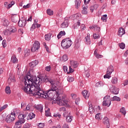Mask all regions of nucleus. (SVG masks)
<instances>
[{"label":"nucleus","instance_id":"1","mask_svg":"<svg viewBox=\"0 0 128 128\" xmlns=\"http://www.w3.org/2000/svg\"><path fill=\"white\" fill-rule=\"evenodd\" d=\"M24 84L25 86L22 90L25 92L32 94L34 96H39L44 98H52V92L58 89L57 82L42 75L38 78L26 76Z\"/></svg>","mask_w":128,"mask_h":128},{"label":"nucleus","instance_id":"2","mask_svg":"<svg viewBox=\"0 0 128 128\" xmlns=\"http://www.w3.org/2000/svg\"><path fill=\"white\" fill-rule=\"evenodd\" d=\"M56 93V94L54 96V92H52V98H52L55 104H58L60 106H68V101L66 100V99L64 98V96L62 94H60L59 91H55Z\"/></svg>","mask_w":128,"mask_h":128},{"label":"nucleus","instance_id":"3","mask_svg":"<svg viewBox=\"0 0 128 128\" xmlns=\"http://www.w3.org/2000/svg\"><path fill=\"white\" fill-rule=\"evenodd\" d=\"M72 44V42L70 38L64 39L61 42V46L64 50H66L67 48H70Z\"/></svg>","mask_w":128,"mask_h":128},{"label":"nucleus","instance_id":"4","mask_svg":"<svg viewBox=\"0 0 128 128\" xmlns=\"http://www.w3.org/2000/svg\"><path fill=\"white\" fill-rule=\"evenodd\" d=\"M14 120H16V112L13 111L10 114L6 116L5 120L6 122H8V124H10L12 122H14Z\"/></svg>","mask_w":128,"mask_h":128},{"label":"nucleus","instance_id":"5","mask_svg":"<svg viewBox=\"0 0 128 128\" xmlns=\"http://www.w3.org/2000/svg\"><path fill=\"white\" fill-rule=\"evenodd\" d=\"M112 104V100L110 99V96H106L104 98V102H102V106H110Z\"/></svg>","mask_w":128,"mask_h":128},{"label":"nucleus","instance_id":"6","mask_svg":"<svg viewBox=\"0 0 128 128\" xmlns=\"http://www.w3.org/2000/svg\"><path fill=\"white\" fill-rule=\"evenodd\" d=\"M40 44L38 41H35L33 44L32 47L31 48V50L32 52H38L40 48Z\"/></svg>","mask_w":128,"mask_h":128},{"label":"nucleus","instance_id":"7","mask_svg":"<svg viewBox=\"0 0 128 128\" xmlns=\"http://www.w3.org/2000/svg\"><path fill=\"white\" fill-rule=\"evenodd\" d=\"M26 20L24 18H22V20H20L18 22V26L20 28H24L26 26Z\"/></svg>","mask_w":128,"mask_h":128},{"label":"nucleus","instance_id":"8","mask_svg":"<svg viewBox=\"0 0 128 128\" xmlns=\"http://www.w3.org/2000/svg\"><path fill=\"white\" fill-rule=\"evenodd\" d=\"M22 124H24V120L18 119V121L16 122L14 128H20Z\"/></svg>","mask_w":128,"mask_h":128},{"label":"nucleus","instance_id":"9","mask_svg":"<svg viewBox=\"0 0 128 128\" xmlns=\"http://www.w3.org/2000/svg\"><path fill=\"white\" fill-rule=\"evenodd\" d=\"M110 92H112V94H118V89L114 86H112L110 88Z\"/></svg>","mask_w":128,"mask_h":128},{"label":"nucleus","instance_id":"10","mask_svg":"<svg viewBox=\"0 0 128 128\" xmlns=\"http://www.w3.org/2000/svg\"><path fill=\"white\" fill-rule=\"evenodd\" d=\"M26 116H28V112H26L24 114H20L18 116V118L21 120H24V122H26L24 118H26Z\"/></svg>","mask_w":128,"mask_h":128},{"label":"nucleus","instance_id":"11","mask_svg":"<svg viewBox=\"0 0 128 128\" xmlns=\"http://www.w3.org/2000/svg\"><path fill=\"white\" fill-rule=\"evenodd\" d=\"M70 64L74 68H78V63L74 60H70Z\"/></svg>","mask_w":128,"mask_h":128},{"label":"nucleus","instance_id":"12","mask_svg":"<svg viewBox=\"0 0 128 128\" xmlns=\"http://www.w3.org/2000/svg\"><path fill=\"white\" fill-rule=\"evenodd\" d=\"M37 64H38V60H35L34 61H32V62L29 64V66L32 68H34V66H37Z\"/></svg>","mask_w":128,"mask_h":128},{"label":"nucleus","instance_id":"13","mask_svg":"<svg viewBox=\"0 0 128 128\" xmlns=\"http://www.w3.org/2000/svg\"><path fill=\"white\" fill-rule=\"evenodd\" d=\"M66 112H64V116L66 118V120L67 122H70L72 120V116H66Z\"/></svg>","mask_w":128,"mask_h":128},{"label":"nucleus","instance_id":"14","mask_svg":"<svg viewBox=\"0 0 128 128\" xmlns=\"http://www.w3.org/2000/svg\"><path fill=\"white\" fill-rule=\"evenodd\" d=\"M102 122L104 124H105L106 126H110V119L108 117H105L102 120Z\"/></svg>","mask_w":128,"mask_h":128},{"label":"nucleus","instance_id":"15","mask_svg":"<svg viewBox=\"0 0 128 128\" xmlns=\"http://www.w3.org/2000/svg\"><path fill=\"white\" fill-rule=\"evenodd\" d=\"M68 26V20H65L61 24L62 28H66Z\"/></svg>","mask_w":128,"mask_h":128},{"label":"nucleus","instance_id":"16","mask_svg":"<svg viewBox=\"0 0 128 128\" xmlns=\"http://www.w3.org/2000/svg\"><path fill=\"white\" fill-rule=\"evenodd\" d=\"M82 94L86 100H88V98H90V93H88L86 90H84L82 92Z\"/></svg>","mask_w":128,"mask_h":128},{"label":"nucleus","instance_id":"17","mask_svg":"<svg viewBox=\"0 0 128 128\" xmlns=\"http://www.w3.org/2000/svg\"><path fill=\"white\" fill-rule=\"evenodd\" d=\"M114 72V66H110L107 68L106 72L107 73L112 74Z\"/></svg>","mask_w":128,"mask_h":128},{"label":"nucleus","instance_id":"18","mask_svg":"<svg viewBox=\"0 0 128 128\" xmlns=\"http://www.w3.org/2000/svg\"><path fill=\"white\" fill-rule=\"evenodd\" d=\"M35 108L37 110H39L40 112H42V110L44 108V106L42 104H37L35 106Z\"/></svg>","mask_w":128,"mask_h":128},{"label":"nucleus","instance_id":"19","mask_svg":"<svg viewBox=\"0 0 128 128\" xmlns=\"http://www.w3.org/2000/svg\"><path fill=\"white\" fill-rule=\"evenodd\" d=\"M126 32L124 31V28H120L118 30V36H124V34H125Z\"/></svg>","mask_w":128,"mask_h":128},{"label":"nucleus","instance_id":"20","mask_svg":"<svg viewBox=\"0 0 128 128\" xmlns=\"http://www.w3.org/2000/svg\"><path fill=\"white\" fill-rule=\"evenodd\" d=\"M88 104H89V112L90 114H93V112H94V108H92V103L90 102H88Z\"/></svg>","mask_w":128,"mask_h":128},{"label":"nucleus","instance_id":"21","mask_svg":"<svg viewBox=\"0 0 128 128\" xmlns=\"http://www.w3.org/2000/svg\"><path fill=\"white\" fill-rule=\"evenodd\" d=\"M36 117V114L30 112L28 114V115L27 116V120H32V118H34Z\"/></svg>","mask_w":128,"mask_h":128},{"label":"nucleus","instance_id":"22","mask_svg":"<svg viewBox=\"0 0 128 128\" xmlns=\"http://www.w3.org/2000/svg\"><path fill=\"white\" fill-rule=\"evenodd\" d=\"M90 34H87V36L85 38L86 42L87 44H90Z\"/></svg>","mask_w":128,"mask_h":128},{"label":"nucleus","instance_id":"23","mask_svg":"<svg viewBox=\"0 0 128 128\" xmlns=\"http://www.w3.org/2000/svg\"><path fill=\"white\" fill-rule=\"evenodd\" d=\"M80 14H75L73 16V20H78V22H80Z\"/></svg>","mask_w":128,"mask_h":128},{"label":"nucleus","instance_id":"24","mask_svg":"<svg viewBox=\"0 0 128 128\" xmlns=\"http://www.w3.org/2000/svg\"><path fill=\"white\" fill-rule=\"evenodd\" d=\"M11 62L13 64H18V58L16 56L14 55L12 56Z\"/></svg>","mask_w":128,"mask_h":128},{"label":"nucleus","instance_id":"25","mask_svg":"<svg viewBox=\"0 0 128 128\" xmlns=\"http://www.w3.org/2000/svg\"><path fill=\"white\" fill-rule=\"evenodd\" d=\"M66 36V32L64 31H60L58 34L57 37L58 39H60V38H62V36Z\"/></svg>","mask_w":128,"mask_h":128},{"label":"nucleus","instance_id":"26","mask_svg":"<svg viewBox=\"0 0 128 128\" xmlns=\"http://www.w3.org/2000/svg\"><path fill=\"white\" fill-rule=\"evenodd\" d=\"M10 22H8V20L6 18L3 19V26H8Z\"/></svg>","mask_w":128,"mask_h":128},{"label":"nucleus","instance_id":"27","mask_svg":"<svg viewBox=\"0 0 128 128\" xmlns=\"http://www.w3.org/2000/svg\"><path fill=\"white\" fill-rule=\"evenodd\" d=\"M82 14H88V6H84L83 7Z\"/></svg>","mask_w":128,"mask_h":128},{"label":"nucleus","instance_id":"28","mask_svg":"<svg viewBox=\"0 0 128 128\" xmlns=\"http://www.w3.org/2000/svg\"><path fill=\"white\" fill-rule=\"evenodd\" d=\"M80 46V42L77 40L75 42V48H79Z\"/></svg>","mask_w":128,"mask_h":128},{"label":"nucleus","instance_id":"29","mask_svg":"<svg viewBox=\"0 0 128 128\" xmlns=\"http://www.w3.org/2000/svg\"><path fill=\"white\" fill-rule=\"evenodd\" d=\"M5 92H6V94H10V92H11L10 87L7 86L6 88Z\"/></svg>","mask_w":128,"mask_h":128},{"label":"nucleus","instance_id":"30","mask_svg":"<svg viewBox=\"0 0 128 128\" xmlns=\"http://www.w3.org/2000/svg\"><path fill=\"white\" fill-rule=\"evenodd\" d=\"M111 100H116L117 102H120V98L117 96H114L113 98H110Z\"/></svg>","mask_w":128,"mask_h":128},{"label":"nucleus","instance_id":"31","mask_svg":"<svg viewBox=\"0 0 128 128\" xmlns=\"http://www.w3.org/2000/svg\"><path fill=\"white\" fill-rule=\"evenodd\" d=\"M96 88H100V86H104V83L102 82H98L96 84Z\"/></svg>","mask_w":128,"mask_h":128},{"label":"nucleus","instance_id":"32","mask_svg":"<svg viewBox=\"0 0 128 128\" xmlns=\"http://www.w3.org/2000/svg\"><path fill=\"white\" fill-rule=\"evenodd\" d=\"M80 6V0H76V8H78Z\"/></svg>","mask_w":128,"mask_h":128},{"label":"nucleus","instance_id":"33","mask_svg":"<svg viewBox=\"0 0 128 128\" xmlns=\"http://www.w3.org/2000/svg\"><path fill=\"white\" fill-rule=\"evenodd\" d=\"M120 112H121L122 114H124V116H126V108L124 107H122L120 109Z\"/></svg>","mask_w":128,"mask_h":128},{"label":"nucleus","instance_id":"34","mask_svg":"<svg viewBox=\"0 0 128 128\" xmlns=\"http://www.w3.org/2000/svg\"><path fill=\"white\" fill-rule=\"evenodd\" d=\"M95 118L98 120H102V117L101 114L98 113L97 114L96 116H95Z\"/></svg>","mask_w":128,"mask_h":128},{"label":"nucleus","instance_id":"35","mask_svg":"<svg viewBox=\"0 0 128 128\" xmlns=\"http://www.w3.org/2000/svg\"><path fill=\"white\" fill-rule=\"evenodd\" d=\"M52 36L51 34H48L45 36V40H50V37Z\"/></svg>","mask_w":128,"mask_h":128},{"label":"nucleus","instance_id":"36","mask_svg":"<svg viewBox=\"0 0 128 128\" xmlns=\"http://www.w3.org/2000/svg\"><path fill=\"white\" fill-rule=\"evenodd\" d=\"M62 9L59 10L57 12V14H56V16H62Z\"/></svg>","mask_w":128,"mask_h":128},{"label":"nucleus","instance_id":"37","mask_svg":"<svg viewBox=\"0 0 128 128\" xmlns=\"http://www.w3.org/2000/svg\"><path fill=\"white\" fill-rule=\"evenodd\" d=\"M80 22H77L75 23L74 25L73 28L74 30H76V28H78V26H80Z\"/></svg>","mask_w":128,"mask_h":128},{"label":"nucleus","instance_id":"38","mask_svg":"<svg viewBox=\"0 0 128 128\" xmlns=\"http://www.w3.org/2000/svg\"><path fill=\"white\" fill-rule=\"evenodd\" d=\"M104 78H112V74H110L109 73H108L106 72V74L104 76Z\"/></svg>","mask_w":128,"mask_h":128},{"label":"nucleus","instance_id":"39","mask_svg":"<svg viewBox=\"0 0 128 128\" xmlns=\"http://www.w3.org/2000/svg\"><path fill=\"white\" fill-rule=\"evenodd\" d=\"M8 30L10 32H16V28L14 27H10Z\"/></svg>","mask_w":128,"mask_h":128},{"label":"nucleus","instance_id":"40","mask_svg":"<svg viewBox=\"0 0 128 128\" xmlns=\"http://www.w3.org/2000/svg\"><path fill=\"white\" fill-rule=\"evenodd\" d=\"M46 12L49 16H52L54 14V11L50 10V9H48Z\"/></svg>","mask_w":128,"mask_h":128},{"label":"nucleus","instance_id":"41","mask_svg":"<svg viewBox=\"0 0 128 128\" xmlns=\"http://www.w3.org/2000/svg\"><path fill=\"white\" fill-rule=\"evenodd\" d=\"M94 38L95 40H98V38H100V33H96L94 34Z\"/></svg>","mask_w":128,"mask_h":128},{"label":"nucleus","instance_id":"42","mask_svg":"<svg viewBox=\"0 0 128 128\" xmlns=\"http://www.w3.org/2000/svg\"><path fill=\"white\" fill-rule=\"evenodd\" d=\"M118 46H119L120 48H122V50H124V48H126V44H124V42L119 44Z\"/></svg>","mask_w":128,"mask_h":128},{"label":"nucleus","instance_id":"43","mask_svg":"<svg viewBox=\"0 0 128 128\" xmlns=\"http://www.w3.org/2000/svg\"><path fill=\"white\" fill-rule=\"evenodd\" d=\"M68 58V55L64 54L62 57V62H66Z\"/></svg>","mask_w":128,"mask_h":128},{"label":"nucleus","instance_id":"44","mask_svg":"<svg viewBox=\"0 0 128 128\" xmlns=\"http://www.w3.org/2000/svg\"><path fill=\"white\" fill-rule=\"evenodd\" d=\"M112 82L114 84H116L118 82V78H113L112 80Z\"/></svg>","mask_w":128,"mask_h":128},{"label":"nucleus","instance_id":"45","mask_svg":"<svg viewBox=\"0 0 128 128\" xmlns=\"http://www.w3.org/2000/svg\"><path fill=\"white\" fill-rule=\"evenodd\" d=\"M8 105L7 104H6L4 106L0 108V112H2V110H6V108H8Z\"/></svg>","mask_w":128,"mask_h":128},{"label":"nucleus","instance_id":"46","mask_svg":"<svg viewBox=\"0 0 128 128\" xmlns=\"http://www.w3.org/2000/svg\"><path fill=\"white\" fill-rule=\"evenodd\" d=\"M67 80L69 82H72L74 80V78L72 77V76H68L67 78Z\"/></svg>","mask_w":128,"mask_h":128},{"label":"nucleus","instance_id":"47","mask_svg":"<svg viewBox=\"0 0 128 128\" xmlns=\"http://www.w3.org/2000/svg\"><path fill=\"white\" fill-rule=\"evenodd\" d=\"M50 109L48 108L47 110H46V116H50Z\"/></svg>","mask_w":128,"mask_h":128},{"label":"nucleus","instance_id":"48","mask_svg":"<svg viewBox=\"0 0 128 128\" xmlns=\"http://www.w3.org/2000/svg\"><path fill=\"white\" fill-rule=\"evenodd\" d=\"M94 32H96V34L100 33V28L97 25V28H94Z\"/></svg>","mask_w":128,"mask_h":128},{"label":"nucleus","instance_id":"49","mask_svg":"<svg viewBox=\"0 0 128 128\" xmlns=\"http://www.w3.org/2000/svg\"><path fill=\"white\" fill-rule=\"evenodd\" d=\"M2 44L3 48H6V40H3L2 42Z\"/></svg>","mask_w":128,"mask_h":128},{"label":"nucleus","instance_id":"50","mask_svg":"<svg viewBox=\"0 0 128 128\" xmlns=\"http://www.w3.org/2000/svg\"><path fill=\"white\" fill-rule=\"evenodd\" d=\"M12 20L13 22H18V18L16 17H12Z\"/></svg>","mask_w":128,"mask_h":128},{"label":"nucleus","instance_id":"51","mask_svg":"<svg viewBox=\"0 0 128 128\" xmlns=\"http://www.w3.org/2000/svg\"><path fill=\"white\" fill-rule=\"evenodd\" d=\"M74 70L72 68V66H69V72L67 73L70 74L72 72H74Z\"/></svg>","mask_w":128,"mask_h":128},{"label":"nucleus","instance_id":"52","mask_svg":"<svg viewBox=\"0 0 128 128\" xmlns=\"http://www.w3.org/2000/svg\"><path fill=\"white\" fill-rule=\"evenodd\" d=\"M30 6V4H28L26 5H24L23 6V8L26 10V8H29Z\"/></svg>","mask_w":128,"mask_h":128},{"label":"nucleus","instance_id":"53","mask_svg":"<svg viewBox=\"0 0 128 128\" xmlns=\"http://www.w3.org/2000/svg\"><path fill=\"white\" fill-rule=\"evenodd\" d=\"M30 128V124L28 123H26L24 126V128Z\"/></svg>","mask_w":128,"mask_h":128},{"label":"nucleus","instance_id":"54","mask_svg":"<svg viewBox=\"0 0 128 128\" xmlns=\"http://www.w3.org/2000/svg\"><path fill=\"white\" fill-rule=\"evenodd\" d=\"M54 116L55 118H57V116H58L59 118H60V116H62V115H60V114L58 113H56L54 114Z\"/></svg>","mask_w":128,"mask_h":128},{"label":"nucleus","instance_id":"55","mask_svg":"<svg viewBox=\"0 0 128 128\" xmlns=\"http://www.w3.org/2000/svg\"><path fill=\"white\" fill-rule=\"evenodd\" d=\"M45 70H46V72H50L51 70L50 66H46Z\"/></svg>","mask_w":128,"mask_h":128},{"label":"nucleus","instance_id":"56","mask_svg":"<svg viewBox=\"0 0 128 128\" xmlns=\"http://www.w3.org/2000/svg\"><path fill=\"white\" fill-rule=\"evenodd\" d=\"M104 56H102V55H100V54H98V55H96L95 56L96 58H102Z\"/></svg>","mask_w":128,"mask_h":128},{"label":"nucleus","instance_id":"57","mask_svg":"<svg viewBox=\"0 0 128 128\" xmlns=\"http://www.w3.org/2000/svg\"><path fill=\"white\" fill-rule=\"evenodd\" d=\"M80 98H76V100H75V104H80Z\"/></svg>","mask_w":128,"mask_h":128},{"label":"nucleus","instance_id":"58","mask_svg":"<svg viewBox=\"0 0 128 128\" xmlns=\"http://www.w3.org/2000/svg\"><path fill=\"white\" fill-rule=\"evenodd\" d=\"M59 110L60 112H66V108L64 107H62L60 108Z\"/></svg>","mask_w":128,"mask_h":128},{"label":"nucleus","instance_id":"59","mask_svg":"<svg viewBox=\"0 0 128 128\" xmlns=\"http://www.w3.org/2000/svg\"><path fill=\"white\" fill-rule=\"evenodd\" d=\"M94 6H96V5L94 6H91L90 7V10L91 12H94Z\"/></svg>","mask_w":128,"mask_h":128},{"label":"nucleus","instance_id":"60","mask_svg":"<svg viewBox=\"0 0 128 128\" xmlns=\"http://www.w3.org/2000/svg\"><path fill=\"white\" fill-rule=\"evenodd\" d=\"M63 70L65 72H68V67L66 66H64Z\"/></svg>","mask_w":128,"mask_h":128},{"label":"nucleus","instance_id":"61","mask_svg":"<svg viewBox=\"0 0 128 128\" xmlns=\"http://www.w3.org/2000/svg\"><path fill=\"white\" fill-rule=\"evenodd\" d=\"M80 28L82 30H86V26L84 24H82L80 26Z\"/></svg>","mask_w":128,"mask_h":128},{"label":"nucleus","instance_id":"62","mask_svg":"<svg viewBox=\"0 0 128 128\" xmlns=\"http://www.w3.org/2000/svg\"><path fill=\"white\" fill-rule=\"evenodd\" d=\"M98 49H96L94 50V56H98Z\"/></svg>","mask_w":128,"mask_h":128},{"label":"nucleus","instance_id":"63","mask_svg":"<svg viewBox=\"0 0 128 128\" xmlns=\"http://www.w3.org/2000/svg\"><path fill=\"white\" fill-rule=\"evenodd\" d=\"M90 29H92V28H98V25H94L92 26H90Z\"/></svg>","mask_w":128,"mask_h":128},{"label":"nucleus","instance_id":"64","mask_svg":"<svg viewBox=\"0 0 128 128\" xmlns=\"http://www.w3.org/2000/svg\"><path fill=\"white\" fill-rule=\"evenodd\" d=\"M62 128H68V125L65 124L63 125Z\"/></svg>","mask_w":128,"mask_h":128}]
</instances>
